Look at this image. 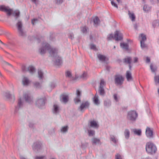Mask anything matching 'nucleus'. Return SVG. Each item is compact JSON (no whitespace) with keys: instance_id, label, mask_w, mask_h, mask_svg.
<instances>
[{"instance_id":"obj_1","label":"nucleus","mask_w":159,"mask_h":159,"mask_svg":"<svg viewBox=\"0 0 159 159\" xmlns=\"http://www.w3.org/2000/svg\"><path fill=\"white\" fill-rule=\"evenodd\" d=\"M48 51L50 56L54 58V62L56 65L59 66L62 63L61 57L57 55L58 50L55 48H51L50 46L47 43L44 42L42 43L41 48L39 50L40 53L43 55Z\"/></svg>"},{"instance_id":"obj_2","label":"nucleus","mask_w":159,"mask_h":159,"mask_svg":"<svg viewBox=\"0 0 159 159\" xmlns=\"http://www.w3.org/2000/svg\"><path fill=\"white\" fill-rule=\"evenodd\" d=\"M113 39L116 41H121L123 39V35L119 31L116 30L115 31L114 35L111 34L108 35L107 39L108 40H111Z\"/></svg>"},{"instance_id":"obj_3","label":"nucleus","mask_w":159,"mask_h":159,"mask_svg":"<svg viewBox=\"0 0 159 159\" xmlns=\"http://www.w3.org/2000/svg\"><path fill=\"white\" fill-rule=\"evenodd\" d=\"M146 150L148 153L152 154L156 152L157 148L156 146L153 143L148 142L146 144Z\"/></svg>"},{"instance_id":"obj_4","label":"nucleus","mask_w":159,"mask_h":159,"mask_svg":"<svg viewBox=\"0 0 159 159\" xmlns=\"http://www.w3.org/2000/svg\"><path fill=\"white\" fill-rule=\"evenodd\" d=\"M138 117V114L135 111H131L127 114V119L131 121H134Z\"/></svg>"},{"instance_id":"obj_5","label":"nucleus","mask_w":159,"mask_h":159,"mask_svg":"<svg viewBox=\"0 0 159 159\" xmlns=\"http://www.w3.org/2000/svg\"><path fill=\"white\" fill-rule=\"evenodd\" d=\"M124 81V77L120 75H116L115 76V83L116 85L121 86Z\"/></svg>"},{"instance_id":"obj_6","label":"nucleus","mask_w":159,"mask_h":159,"mask_svg":"<svg viewBox=\"0 0 159 159\" xmlns=\"http://www.w3.org/2000/svg\"><path fill=\"white\" fill-rule=\"evenodd\" d=\"M16 26L17 28L19 35L20 36H23L25 35L23 29V24L21 20H18L16 24Z\"/></svg>"},{"instance_id":"obj_7","label":"nucleus","mask_w":159,"mask_h":159,"mask_svg":"<svg viewBox=\"0 0 159 159\" xmlns=\"http://www.w3.org/2000/svg\"><path fill=\"white\" fill-rule=\"evenodd\" d=\"M46 101V98L45 97L38 98L35 102V104L38 107L41 108L44 106Z\"/></svg>"},{"instance_id":"obj_8","label":"nucleus","mask_w":159,"mask_h":159,"mask_svg":"<svg viewBox=\"0 0 159 159\" xmlns=\"http://www.w3.org/2000/svg\"><path fill=\"white\" fill-rule=\"evenodd\" d=\"M0 11L6 12L7 16H10L11 15L12 9L4 5H0Z\"/></svg>"},{"instance_id":"obj_9","label":"nucleus","mask_w":159,"mask_h":159,"mask_svg":"<svg viewBox=\"0 0 159 159\" xmlns=\"http://www.w3.org/2000/svg\"><path fill=\"white\" fill-rule=\"evenodd\" d=\"M105 83L103 80H101L100 86L98 89V92L100 95L102 96H104L105 93V90L103 88L104 86L105 85Z\"/></svg>"},{"instance_id":"obj_10","label":"nucleus","mask_w":159,"mask_h":159,"mask_svg":"<svg viewBox=\"0 0 159 159\" xmlns=\"http://www.w3.org/2000/svg\"><path fill=\"white\" fill-rule=\"evenodd\" d=\"M89 103L88 102L85 101L83 102L82 103L78 109L80 111L83 112L84 111V109L89 107Z\"/></svg>"},{"instance_id":"obj_11","label":"nucleus","mask_w":159,"mask_h":159,"mask_svg":"<svg viewBox=\"0 0 159 159\" xmlns=\"http://www.w3.org/2000/svg\"><path fill=\"white\" fill-rule=\"evenodd\" d=\"M146 134L148 138H152L153 137V129L147 127L146 130Z\"/></svg>"},{"instance_id":"obj_12","label":"nucleus","mask_w":159,"mask_h":159,"mask_svg":"<svg viewBox=\"0 0 159 159\" xmlns=\"http://www.w3.org/2000/svg\"><path fill=\"white\" fill-rule=\"evenodd\" d=\"M22 70L24 72L28 71L30 73L32 74L35 71V68L33 66H29L26 69L25 66H23L22 67Z\"/></svg>"},{"instance_id":"obj_13","label":"nucleus","mask_w":159,"mask_h":159,"mask_svg":"<svg viewBox=\"0 0 159 159\" xmlns=\"http://www.w3.org/2000/svg\"><path fill=\"white\" fill-rule=\"evenodd\" d=\"M24 98L25 101L29 103L32 102V98L30 96V93H25L24 94Z\"/></svg>"},{"instance_id":"obj_14","label":"nucleus","mask_w":159,"mask_h":159,"mask_svg":"<svg viewBox=\"0 0 159 159\" xmlns=\"http://www.w3.org/2000/svg\"><path fill=\"white\" fill-rule=\"evenodd\" d=\"M76 97L74 99V100L75 103H77L80 102V97L81 95V92L78 89L76 90Z\"/></svg>"},{"instance_id":"obj_15","label":"nucleus","mask_w":159,"mask_h":159,"mask_svg":"<svg viewBox=\"0 0 159 159\" xmlns=\"http://www.w3.org/2000/svg\"><path fill=\"white\" fill-rule=\"evenodd\" d=\"M88 125L90 127L95 128H98L99 127L97 122L94 120L90 121L88 124Z\"/></svg>"},{"instance_id":"obj_16","label":"nucleus","mask_w":159,"mask_h":159,"mask_svg":"<svg viewBox=\"0 0 159 159\" xmlns=\"http://www.w3.org/2000/svg\"><path fill=\"white\" fill-rule=\"evenodd\" d=\"M23 105L21 99H20L18 100V105L17 106L15 107V113L16 114L19 110V108L21 107Z\"/></svg>"},{"instance_id":"obj_17","label":"nucleus","mask_w":159,"mask_h":159,"mask_svg":"<svg viewBox=\"0 0 159 159\" xmlns=\"http://www.w3.org/2000/svg\"><path fill=\"white\" fill-rule=\"evenodd\" d=\"M41 147V143L40 142H37L34 143L33 148L34 150H37L40 149Z\"/></svg>"},{"instance_id":"obj_18","label":"nucleus","mask_w":159,"mask_h":159,"mask_svg":"<svg viewBox=\"0 0 159 159\" xmlns=\"http://www.w3.org/2000/svg\"><path fill=\"white\" fill-rule=\"evenodd\" d=\"M61 101L64 103H66L68 101V95L62 94L61 96Z\"/></svg>"},{"instance_id":"obj_19","label":"nucleus","mask_w":159,"mask_h":159,"mask_svg":"<svg viewBox=\"0 0 159 159\" xmlns=\"http://www.w3.org/2000/svg\"><path fill=\"white\" fill-rule=\"evenodd\" d=\"M97 57L99 60L102 62H105L107 60V58L104 55L99 54L97 55Z\"/></svg>"},{"instance_id":"obj_20","label":"nucleus","mask_w":159,"mask_h":159,"mask_svg":"<svg viewBox=\"0 0 159 159\" xmlns=\"http://www.w3.org/2000/svg\"><path fill=\"white\" fill-rule=\"evenodd\" d=\"M66 77L70 78L71 80H76L78 79V77H77V76H75V77H72L71 72L68 71L66 72Z\"/></svg>"},{"instance_id":"obj_21","label":"nucleus","mask_w":159,"mask_h":159,"mask_svg":"<svg viewBox=\"0 0 159 159\" xmlns=\"http://www.w3.org/2000/svg\"><path fill=\"white\" fill-rule=\"evenodd\" d=\"M11 14L15 17V18L16 19L18 17H19L20 12L18 10H15L14 11L12 9Z\"/></svg>"},{"instance_id":"obj_22","label":"nucleus","mask_w":159,"mask_h":159,"mask_svg":"<svg viewBox=\"0 0 159 159\" xmlns=\"http://www.w3.org/2000/svg\"><path fill=\"white\" fill-rule=\"evenodd\" d=\"M126 77L127 80L128 81L132 80H133L131 73L130 71H126Z\"/></svg>"},{"instance_id":"obj_23","label":"nucleus","mask_w":159,"mask_h":159,"mask_svg":"<svg viewBox=\"0 0 159 159\" xmlns=\"http://www.w3.org/2000/svg\"><path fill=\"white\" fill-rule=\"evenodd\" d=\"M78 77V76H77ZM88 77V75L87 73L86 72H84L83 74L79 77H78V78L82 79L83 80H85L87 79Z\"/></svg>"},{"instance_id":"obj_24","label":"nucleus","mask_w":159,"mask_h":159,"mask_svg":"<svg viewBox=\"0 0 159 159\" xmlns=\"http://www.w3.org/2000/svg\"><path fill=\"white\" fill-rule=\"evenodd\" d=\"M22 82L23 85L27 86L30 83V81L27 77H24L22 79Z\"/></svg>"},{"instance_id":"obj_25","label":"nucleus","mask_w":159,"mask_h":159,"mask_svg":"<svg viewBox=\"0 0 159 159\" xmlns=\"http://www.w3.org/2000/svg\"><path fill=\"white\" fill-rule=\"evenodd\" d=\"M120 47L123 49H124L126 51L129 50V45L127 43H120Z\"/></svg>"},{"instance_id":"obj_26","label":"nucleus","mask_w":159,"mask_h":159,"mask_svg":"<svg viewBox=\"0 0 159 159\" xmlns=\"http://www.w3.org/2000/svg\"><path fill=\"white\" fill-rule=\"evenodd\" d=\"M150 68L152 72L154 73L155 75H156V72L157 71V67L155 65H153V64H151L150 65Z\"/></svg>"},{"instance_id":"obj_27","label":"nucleus","mask_w":159,"mask_h":159,"mask_svg":"<svg viewBox=\"0 0 159 159\" xmlns=\"http://www.w3.org/2000/svg\"><path fill=\"white\" fill-rule=\"evenodd\" d=\"M60 110L59 107L56 104H54L53 106V112L54 113L57 114L58 113Z\"/></svg>"},{"instance_id":"obj_28","label":"nucleus","mask_w":159,"mask_h":159,"mask_svg":"<svg viewBox=\"0 0 159 159\" xmlns=\"http://www.w3.org/2000/svg\"><path fill=\"white\" fill-rule=\"evenodd\" d=\"M132 131L135 134L137 135L138 136H140L141 134V131L140 129H132Z\"/></svg>"},{"instance_id":"obj_29","label":"nucleus","mask_w":159,"mask_h":159,"mask_svg":"<svg viewBox=\"0 0 159 159\" xmlns=\"http://www.w3.org/2000/svg\"><path fill=\"white\" fill-rule=\"evenodd\" d=\"M128 15L130 19L132 21H134L135 20V16L133 13H131L129 11Z\"/></svg>"},{"instance_id":"obj_30","label":"nucleus","mask_w":159,"mask_h":159,"mask_svg":"<svg viewBox=\"0 0 159 159\" xmlns=\"http://www.w3.org/2000/svg\"><path fill=\"white\" fill-rule=\"evenodd\" d=\"M104 105L106 107H109L111 106V101L109 99L105 100L104 101Z\"/></svg>"},{"instance_id":"obj_31","label":"nucleus","mask_w":159,"mask_h":159,"mask_svg":"<svg viewBox=\"0 0 159 159\" xmlns=\"http://www.w3.org/2000/svg\"><path fill=\"white\" fill-rule=\"evenodd\" d=\"M5 97L7 99L10 100L11 99H12L13 100H15V97L14 96H13V97H12L10 93L9 92H6L5 94Z\"/></svg>"},{"instance_id":"obj_32","label":"nucleus","mask_w":159,"mask_h":159,"mask_svg":"<svg viewBox=\"0 0 159 159\" xmlns=\"http://www.w3.org/2000/svg\"><path fill=\"white\" fill-rule=\"evenodd\" d=\"M131 60L132 58L131 57H128L124 59V61L125 63L129 64H131Z\"/></svg>"},{"instance_id":"obj_33","label":"nucleus","mask_w":159,"mask_h":159,"mask_svg":"<svg viewBox=\"0 0 159 159\" xmlns=\"http://www.w3.org/2000/svg\"><path fill=\"white\" fill-rule=\"evenodd\" d=\"M43 72L40 70H38V76L39 80H42L43 78Z\"/></svg>"},{"instance_id":"obj_34","label":"nucleus","mask_w":159,"mask_h":159,"mask_svg":"<svg viewBox=\"0 0 159 159\" xmlns=\"http://www.w3.org/2000/svg\"><path fill=\"white\" fill-rule=\"evenodd\" d=\"M92 140L93 144H96L100 143V140L99 139L96 138H93L92 139Z\"/></svg>"},{"instance_id":"obj_35","label":"nucleus","mask_w":159,"mask_h":159,"mask_svg":"<svg viewBox=\"0 0 159 159\" xmlns=\"http://www.w3.org/2000/svg\"><path fill=\"white\" fill-rule=\"evenodd\" d=\"M93 21L94 23V25H96V26L98 25L100 22V20L98 17H96L93 19Z\"/></svg>"},{"instance_id":"obj_36","label":"nucleus","mask_w":159,"mask_h":159,"mask_svg":"<svg viewBox=\"0 0 159 159\" xmlns=\"http://www.w3.org/2000/svg\"><path fill=\"white\" fill-rule=\"evenodd\" d=\"M151 7L146 5H145L143 7V11L146 12H148L150 11Z\"/></svg>"},{"instance_id":"obj_37","label":"nucleus","mask_w":159,"mask_h":159,"mask_svg":"<svg viewBox=\"0 0 159 159\" xmlns=\"http://www.w3.org/2000/svg\"><path fill=\"white\" fill-rule=\"evenodd\" d=\"M130 134L129 131L128 129H125L124 132V135L126 139H128Z\"/></svg>"},{"instance_id":"obj_38","label":"nucleus","mask_w":159,"mask_h":159,"mask_svg":"<svg viewBox=\"0 0 159 159\" xmlns=\"http://www.w3.org/2000/svg\"><path fill=\"white\" fill-rule=\"evenodd\" d=\"M93 101L94 103L96 105H98L100 103V102L98 99V97L96 95L93 98Z\"/></svg>"},{"instance_id":"obj_39","label":"nucleus","mask_w":159,"mask_h":159,"mask_svg":"<svg viewBox=\"0 0 159 159\" xmlns=\"http://www.w3.org/2000/svg\"><path fill=\"white\" fill-rule=\"evenodd\" d=\"M110 140L115 144L118 141V140L115 138V136L113 135H110Z\"/></svg>"},{"instance_id":"obj_40","label":"nucleus","mask_w":159,"mask_h":159,"mask_svg":"<svg viewBox=\"0 0 159 159\" xmlns=\"http://www.w3.org/2000/svg\"><path fill=\"white\" fill-rule=\"evenodd\" d=\"M139 37H140L141 39L140 41L144 42L146 40V35L143 34H141L139 35Z\"/></svg>"},{"instance_id":"obj_41","label":"nucleus","mask_w":159,"mask_h":159,"mask_svg":"<svg viewBox=\"0 0 159 159\" xmlns=\"http://www.w3.org/2000/svg\"><path fill=\"white\" fill-rule=\"evenodd\" d=\"M68 130V126H65L62 127L61 129V131L63 133L67 132Z\"/></svg>"},{"instance_id":"obj_42","label":"nucleus","mask_w":159,"mask_h":159,"mask_svg":"<svg viewBox=\"0 0 159 159\" xmlns=\"http://www.w3.org/2000/svg\"><path fill=\"white\" fill-rule=\"evenodd\" d=\"M34 86L36 88H39L41 87V84L38 82H36L34 83Z\"/></svg>"},{"instance_id":"obj_43","label":"nucleus","mask_w":159,"mask_h":159,"mask_svg":"<svg viewBox=\"0 0 159 159\" xmlns=\"http://www.w3.org/2000/svg\"><path fill=\"white\" fill-rule=\"evenodd\" d=\"M154 80L156 83H157L159 84V75H155L154 78Z\"/></svg>"},{"instance_id":"obj_44","label":"nucleus","mask_w":159,"mask_h":159,"mask_svg":"<svg viewBox=\"0 0 159 159\" xmlns=\"http://www.w3.org/2000/svg\"><path fill=\"white\" fill-rule=\"evenodd\" d=\"M88 133L89 134V136H93V135L95 134V131L93 130H88Z\"/></svg>"},{"instance_id":"obj_45","label":"nucleus","mask_w":159,"mask_h":159,"mask_svg":"<svg viewBox=\"0 0 159 159\" xmlns=\"http://www.w3.org/2000/svg\"><path fill=\"white\" fill-rule=\"evenodd\" d=\"M90 49H93L94 51L97 50L96 45L93 44H90Z\"/></svg>"},{"instance_id":"obj_46","label":"nucleus","mask_w":159,"mask_h":159,"mask_svg":"<svg viewBox=\"0 0 159 159\" xmlns=\"http://www.w3.org/2000/svg\"><path fill=\"white\" fill-rule=\"evenodd\" d=\"M81 30L83 33H86L87 32V29L85 26L81 27Z\"/></svg>"},{"instance_id":"obj_47","label":"nucleus","mask_w":159,"mask_h":159,"mask_svg":"<svg viewBox=\"0 0 159 159\" xmlns=\"http://www.w3.org/2000/svg\"><path fill=\"white\" fill-rule=\"evenodd\" d=\"M141 47L142 48H144L146 47V45L144 43V42L140 41Z\"/></svg>"},{"instance_id":"obj_48","label":"nucleus","mask_w":159,"mask_h":159,"mask_svg":"<svg viewBox=\"0 0 159 159\" xmlns=\"http://www.w3.org/2000/svg\"><path fill=\"white\" fill-rule=\"evenodd\" d=\"M55 2L57 4H60L63 2V0H55Z\"/></svg>"},{"instance_id":"obj_49","label":"nucleus","mask_w":159,"mask_h":159,"mask_svg":"<svg viewBox=\"0 0 159 159\" xmlns=\"http://www.w3.org/2000/svg\"><path fill=\"white\" fill-rule=\"evenodd\" d=\"M115 159H122V158L120 154H117L115 156Z\"/></svg>"},{"instance_id":"obj_50","label":"nucleus","mask_w":159,"mask_h":159,"mask_svg":"<svg viewBox=\"0 0 159 159\" xmlns=\"http://www.w3.org/2000/svg\"><path fill=\"white\" fill-rule=\"evenodd\" d=\"M111 3L113 6L118 8V7L117 5L113 1H111Z\"/></svg>"},{"instance_id":"obj_51","label":"nucleus","mask_w":159,"mask_h":159,"mask_svg":"<svg viewBox=\"0 0 159 159\" xmlns=\"http://www.w3.org/2000/svg\"><path fill=\"white\" fill-rule=\"evenodd\" d=\"M50 86L51 88L53 89L56 87V84L55 83L52 82L51 83Z\"/></svg>"},{"instance_id":"obj_52","label":"nucleus","mask_w":159,"mask_h":159,"mask_svg":"<svg viewBox=\"0 0 159 159\" xmlns=\"http://www.w3.org/2000/svg\"><path fill=\"white\" fill-rule=\"evenodd\" d=\"M114 98L116 102H118L119 101L117 97V94H115L113 95Z\"/></svg>"},{"instance_id":"obj_53","label":"nucleus","mask_w":159,"mask_h":159,"mask_svg":"<svg viewBox=\"0 0 159 159\" xmlns=\"http://www.w3.org/2000/svg\"><path fill=\"white\" fill-rule=\"evenodd\" d=\"M36 159H46V157L45 156H41V157H35Z\"/></svg>"},{"instance_id":"obj_54","label":"nucleus","mask_w":159,"mask_h":159,"mask_svg":"<svg viewBox=\"0 0 159 159\" xmlns=\"http://www.w3.org/2000/svg\"><path fill=\"white\" fill-rule=\"evenodd\" d=\"M159 23V22L158 21H157V20L153 22V25L154 26H156L157 25H158Z\"/></svg>"},{"instance_id":"obj_55","label":"nucleus","mask_w":159,"mask_h":159,"mask_svg":"<svg viewBox=\"0 0 159 159\" xmlns=\"http://www.w3.org/2000/svg\"><path fill=\"white\" fill-rule=\"evenodd\" d=\"M31 1L36 5L38 3L39 0H31Z\"/></svg>"},{"instance_id":"obj_56","label":"nucleus","mask_w":159,"mask_h":159,"mask_svg":"<svg viewBox=\"0 0 159 159\" xmlns=\"http://www.w3.org/2000/svg\"><path fill=\"white\" fill-rule=\"evenodd\" d=\"M3 64L4 65H8L10 66H12L11 64H10L9 63H8L6 62V61H3Z\"/></svg>"},{"instance_id":"obj_57","label":"nucleus","mask_w":159,"mask_h":159,"mask_svg":"<svg viewBox=\"0 0 159 159\" xmlns=\"http://www.w3.org/2000/svg\"><path fill=\"white\" fill-rule=\"evenodd\" d=\"M134 63H136L138 61V57H135L134 58Z\"/></svg>"},{"instance_id":"obj_58","label":"nucleus","mask_w":159,"mask_h":159,"mask_svg":"<svg viewBox=\"0 0 159 159\" xmlns=\"http://www.w3.org/2000/svg\"><path fill=\"white\" fill-rule=\"evenodd\" d=\"M150 62V60L149 58L147 57L146 59V62L147 63H149Z\"/></svg>"},{"instance_id":"obj_59","label":"nucleus","mask_w":159,"mask_h":159,"mask_svg":"<svg viewBox=\"0 0 159 159\" xmlns=\"http://www.w3.org/2000/svg\"><path fill=\"white\" fill-rule=\"evenodd\" d=\"M37 19H34L32 20V23L33 25H34V22L35 21H37Z\"/></svg>"},{"instance_id":"obj_60","label":"nucleus","mask_w":159,"mask_h":159,"mask_svg":"<svg viewBox=\"0 0 159 159\" xmlns=\"http://www.w3.org/2000/svg\"><path fill=\"white\" fill-rule=\"evenodd\" d=\"M69 37L71 39H72L74 38V35L73 34H70Z\"/></svg>"},{"instance_id":"obj_61","label":"nucleus","mask_w":159,"mask_h":159,"mask_svg":"<svg viewBox=\"0 0 159 159\" xmlns=\"http://www.w3.org/2000/svg\"><path fill=\"white\" fill-rule=\"evenodd\" d=\"M34 126V124L32 123H30L29 124V126L30 127H33Z\"/></svg>"},{"instance_id":"obj_62","label":"nucleus","mask_w":159,"mask_h":159,"mask_svg":"<svg viewBox=\"0 0 159 159\" xmlns=\"http://www.w3.org/2000/svg\"><path fill=\"white\" fill-rule=\"evenodd\" d=\"M134 27L135 29H137V25L136 24H135L134 25Z\"/></svg>"},{"instance_id":"obj_63","label":"nucleus","mask_w":159,"mask_h":159,"mask_svg":"<svg viewBox=\"0 0 159 159\" xmlns=\"http://www.w3.org/2000/svg\"><path fill=\"white\" fill-rule=\"evenodd\" d=\"M141 159H152L151 157H148L146 158H142Z\"/></svg>"},{"instance_id":"obj_64","label":"nucleus","mask_w":159,"mask_h":159,"mask_svg":"<svg viewBox=\"0 0 159 159\" xmlns=\"http://www.w3.org/2000/svg\"><path fill=\"white\" fill-rule=\"evenodd\" d=\"M20 159H26L24 157H20Z\"/></svg>"}]
</instances>
